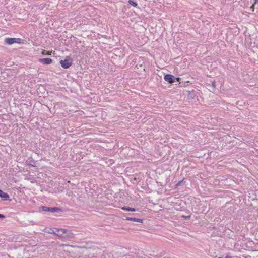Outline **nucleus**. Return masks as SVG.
<instances>
[{"label": "nucleus", "instance_id": "f257e3e1", "mask_svg": "<svg viewBox=\"0 0 258 258\" xmlns=\"http://www.w3.org/2000/svg\"><path fill=\"white\" fill-rule=\"evenodd\" d=\"M55 231L54 233V235L60 237V238H67L72 235V233L70 232L67 229L63 228H56Z\"/></svg>", "mask_w": 258, "mask_h": 258}, {"label": "nucleus", "instance_id": "f03ea898", "mask_svg": "<svg viewBox=\"0 0 258 258\" xmlns=\"http://www.w3.org/2000/svg\"><path fill=\"white\" fill-rule=\"evenodd\" d=\"M164 80L170 84H172L174 82H179L180 78L179 77H175L174 75L171 74H166L164 77Z\"/></svg>", "mask_w": 258, "mask_h": 258}, {"label": "nucleus", "instance_id": "7ed1b4c3", "mask_svg": "<svg viewBox=\"0 0 258 258\" xmlns=\"http://www.w3.org/2000/svg\"><path fill=\"white\" fill-rule=\"evenodd\" d=\"M40 209L45 212H49L51 213H59L62 211L61 209L58 207H48L46 206H41Z\"/></svg>", "mask_w": 258, "mask_h": 258}, {"label": "nucleus", "instance_id": "20e7f679", "mask_svg": "<svg viewBox=\"0 0 258 258\" xmlns=\"http://www.w3.org/2000/svg\"><path fill=\"white\" fill-rule=\"evenodd\" d=\"M72 63L73 60L69 56H67L64 60L60 61V64L64 69L69 68L71 66H72Z\"/></svg>", "mask_w": 258, "mask_h": 258}, {"label": "nucleus", "instance_id": "39448f33", "mask_svg": "<svg viewBox=\"0 0 258 258\" xmlns=\"http://www.w3.org/2000/svg\"><path fill=\"white\" fill-rule=\"evenodd\" d=\"M20 38H7L5 39V42L8 45H12L15 43H20Z\"/></svg>", "mask_w": 258, "mask_h": 258}, {"label": "nucleus", "instance_id": "423d86ee", "mask_svg": "<svg viewBox=\"0 0 258 258\" xmlns=\"http://www.w3.org/2000/svg\"><path fill=\"white\" fill-rule=\"evenodd\" d=\"M39 61L43 64L48 65L52 62V60L50 58H40Z\"/></svg>", "mask_w": 258, "mask_h": 258}, {"label": "nucleus", "instance_id": "0eeeda50", "mask_svg": "<svg viewBox=\"0 0 258 258\" xmlns=\"http://www.w3.org/2000/svg\"><path fill=\"white\" fill-rule=\"evenodd\" d=\"M9 195L6 192L3 191L1 189H0V198H2L3 200H8L11 201V200L9 199Z\"/></svg>", "mask_w": 258, "mask_h": 258}, {"label": "nucleus", "instance_id": "6e6552de", "mask_svg": "<svg viewBox=\"0 0 258 258\" xmlns=\"http://www.w3.org/2000/svg\"><path fill=\"white\" fill-rule=\"evenodd\" d=\"M126 220L133 221L135 222L143 223V220L142 219L133 218V217H126Z\"/></svg>", "mask_w": 258, "mask_h": 258}, {"label": "nucleus", "instance_id": "1a4fd4ad", "mask_svg": "<svg viewBox=\"0 0 258 258\" xmlns=\"http://www.w3.org/2000/svg\"><path fill=\"white\" fill-rule=\"evenodd\" d=\"M121 209L124 211H131V212H135L136 211V210L135 208H131V207H122Z\"/></svg>", "mask_w": 258, "mask_h": 258}, {"label": "nucleus", "instance_id": "9d476101", "mask_svg": "<svg viewBox=\"0 0 258 258\" xmlns=\"http://www.w3.org/2000/svg\"><path fill=\"white\" fill-rule=\"evenodd\" d=\"M55 230H56V228H49L48 229H45V231L49 234H54V233L55 231Z\"/></svg>", "mask_w": 258, "mask_h": 258}, {"label": "nucleus", "instance_id": "9b49d317", "mask_svg": "<svg viewBox=\"0 0 258 258\" xmlns=\"http://www.w3.org/2000/svg\"><path fill=\"white\" fill-rule=\"evenodd\" d=\"M195 97L194 91L188 92V98L193 99Z\"/></svg>", "mask_w": 258, "mask_h": 258}, {"label": "nucleus", "instance_id": "f8f14e48", "mask_svg": "<svg viewBox=\"0 0 258 258\" xmlns=\"http://www.w3.org/2000/svg\"><path fill=\"white\" fill-rule=\"evenodd\" d=\"M128 3L134 7H136L138 5L137 3L134 0H129Z\"/></svg>", "mask_w": 258, "mask_h": 258}, {"label": "nucleus", "instance_id": "ddd939ff", "mask_svg": "<svg viewBox=\"0 0 258 258\" xmlns=\"http://www.w3.org/2000/svg\"><path fill=\"white\" fill-rule=\"evenodd\" d=\"M51 52H50V51H46V50H43L42 52V54L44 55H51Z\"/></svg>", "mask_w": 258, "mask_h": 258}, {"label": "nucleus", "instance_id": "4468645a", "mask_svg": "<svg viewBox=\"0 0 258 258\" xmlns=\"http://www.w3.org/2000/svg\"><path fill=\"white\" fill-rule=\"evenodd\" d=\"M182 218L185 219H186V220H189L190 219V217H191V216L190 215H188V216H184V215H182L181 216Z\"/></svg>", "mask_w": 258, "mask_h": 258}, {"label": "nucleus", "instance_id": "2eb2a0df", "mask_svg": "<svg viewBox=\"0 0 258 258\" xmlns=\"http://www.w3.org/2000/svg\"><path fill=\"white\" fill-rule=\"evenodd\" d=\"M182 181H183V180H181V181H180L178 182V183L176 184V186H180L181 184Z\"/></svg>", "mask_w": 258, "mask_h": 258}, {"label": "nucleus", "instance_id": "dca6fc26", "mask_svg": "<svg viewBox=\"0 0 258 258\" xmlns=\"http://www.w3.org/2000/svg\"><path fill=\"white\" fill-rule=\"evenodd\" d=\"M4 218H5V216L2 214H0V218L2 219Z\"/></svg>", "mask_w": 258, "mask_h": 258}, {"label": "nucleus", "instance_id": "f3484780", "mask_svg": "<svg viewBox=\"0 0 258 258\" xmlns=\"http://www.w3.org/2000/svg\"><path fill=\"white\" fill-rule=\"evenodd\" d=\"M218 258H222V257H218ZM225 258H232L230 255H226Z\"/></svg>", "mask_w": 258, "mask_h": 258}, {"label": "nucleus", "instance_id": "a211bd4d", "mask_svg": "<svg viewBox=\"0 0 258 258\" xmlns=\"http://www.w3.org/2000/svg\"><path fill=\"white\" fill-rule=\"evenodd\" d=\"M250 9L253 11H254V5H253L252 6L250 7Z\"/></svg>", "mask_w": 258, "mask_h": 258}, {"label": "nucleus", "instance_id": "6ab92c4d", "mask_svg": "<svg viewBox=\"0 0 258 258\" xmlns=\"http://www.w3.org/2000/svg\"><path fill=\"white\" fill-rule=\"evenodd\" d=\"M212 84L213 87H215V82H213Z\"/></svg>", "mask_w": 258, "mask_h": 258}, {"label": "nucleus", "instance_id": "aec40b11", "mask_svg": "<svg viewBox=\"0 0 258 258\" xmlns=\"http://www.w3.org/2000/svg\"><path fill=\"white\" fill-rule=\"evenodd\" d=\"M254 2H255V3H257V2H258V0H254Z\"/></svg>", "mask_w": 258, "mask_h": 258}]
</instances>
